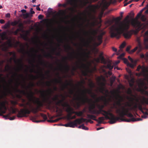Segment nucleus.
Masks as SVG:
<instances>
[{"instance_id": "obj_1", "label": "nucleus", "mask_w": 148, "mask_h": 148, "mask_svg": "<svg viewBox=\"0 0 148 148\" xmlns=\"http://www.w3.org/2000/svg\"><path fill=\"white\" fill-rule=\"evenodd\" d=\"M18 84L16 88H14L15 90L17 92L26 96L27 98L30 101H33V98L35 99L36 101L34 103L36 104L37 106L36 108H32L30 110L28 109H21L19 110L17 108H12V113L15 114L16 112H17L18 113L17 116L18 118H21L26 117V114H29L31 112H32L34 114H36L39 111H40V108L43 106V103L40 101L39 98H36L34 96V93L31 90L30 91L29 93L27 92L24 90H20L18 88Z\"/></svg>"}, {"instance_id": "obj_2", "label": "nucleus", "mask_w": 148, "mask_h": 148, "mask_svg": "<svg viewBox=\"0 0 148 148\" xmlns=\"http://www.w3.org/2000/svg\"><path fill=\"white\" fill-rule=\"evenodd\" d=\"M129 18V16H127L123 21L118 24V27L115 25H113L110 27V33L111 38L116 37L119 39L122 33L129 29L130 24L128 19Z\"/></svg>"}, {"instance_id": "obj_3", "label": "nucleus", "mask_w": 148, "mask_h": 148, "mask_svg": "<svg viewBox=\"0 0 148 148\" xmlns=\"http://www.w3.org/2000/svg\"><path fill=\"white\" fill-rule=\"evenodd\" d=\"M86 93L91 95L93 92L91 89H85L82 90V96H78L77 98V100L80 101L83 104L88 102L90 100H92L91 99H89L88 98L86 95Z\"/></svg>"}, {"instance_id": "obj_4", "label": "nucleus", "mask_w": 148, "mask_h": 148, "mask_svg": "<svg viewBox=\"0 0 148 148\" xmlns=\"http://www.w3.org/2000/svg\"><path fill=\"white\" fill-rule=\"evenodd\" d=\"M121 109V110L119 109H117L116 111V113L121 117H124L125 116H127L129 117L134 118L133 115L129 112V111L132 110V108H127L124 106H122Z\"/></svg>"}, {"instance_id": "obj_5", "label": "nucleus", "mask_w": 148, "mask_h": 148, "mask_svg": "<svg viewBox=\"0 0 148 148\" xmlns=\"http://www.w3.org/2000/svg\"><path fill=\"white\" fill-rule=\"evenodd\" d=\"M99 110L97 111L98 114H101L104 116L105 118L106 119L110 120V123L112 124V122L113 121L114 115L111 112H112L111 110H109L108 111H106L102 109L98 108Z\"/></svg>"}, {"instance_id": "obj_6", "label": "nucleus", "mask_w": 148, "mask_h": 148, "mask_svg": "<svg viewBox=\"0 0 148 148\" xmlns=\"http://www.w3.org/2000/svg\"><path fill=\"white\" fill-rule=\"evenodd\" d=\"M9 53L10 55H12L13 56V58L11 57L10 58L9 61L11 63L12 60H13L14 62L16 63H18L19 66V67L18 69H15V71L18 72L21 69H23V60L22 59H17L16 60V56L15 52L13 51L9 52Z\"/></svg>"}, {"instance_id": "obj_7", "label": "nucleus", "mask_w": 148, "mask_h": 148, "mask_svg": "<svg viewBox=\"0 0 148 148\" xmlns=\"http://www.w3.org/2000/svg\"><path fill=\"white\" fill-rule=\"evenodd\" d=\"M132 25L136 29V30H130L131 33L134 34H137L138 32L142 28V26L143 24L140 22L138 21H136L134 19H133L132 22Z\"/></svg>"}, {"instance_id": "obj_8", "label": "nucleus", "mask_w": 148, "mask_h": 148, "mask_svg": "<svg viewBox=\"0 0 148 148\" xmlns=\"http://www.w3.org/2000/svg\"><path fill=\"white\" fill-rule=\"evenodd\" d=\"M40 92L41 93L43 98V101L44 102H45L49 98L47 96L51 97L52 94L54 92L51 88H49L47 90L40 91Z\"/></svg>"}, {"instance_id": "obj_9", "label": "nucleus", "mask_w": 148, "mask_h": 148, "mask_svg": "<svg viewBox=\"0 0 148 148\" xmlns=\"http://www.w3.org/2000/svg\"><path fill=\"white\" fill-rule=\"evenodd\" d=\"M141 104H136L134 106V107L135 108H138V109L142 112L143 113L144 111L143 110L142 105L146 106L148 105V98L143 97L141 101Z\"/></svg>"}, {"instance_id": "obj_10", "label": "nucleus", "mask_w": 148, "mask_h": 148, "mask_svg": "<svg viewBox=\"0 0 148 148\" xmlns=\"http://www.w3.org/2000/svg\"><path fill=\"white\" fill-rule=\"evenodd\" d=\"M124 117H122L120 116H114L113 121H111L112 124H113L115 123L117 121L121 120L122 121H126L127 122H130L131 121H134L135 118H132L130 119H127L123 118Z\"/></svg>"}, {"instance_id": "obj_11", "label": "nucleus", "mask_w": 148, "mask_h": 148, "mask_svg": "<svg viewBox=\"0 0 148 148\" xmlns=\"http://www.w3.org/2000/svg\"><path fill=\"white\" fill-rule=\"evenodd\" d=\"M2 95H0V115H2V114H5L7 108L5 106V102L4 101H1V99L3 98Z\"/></svg>"}, {"instance_id": "obj_12", "label": "nucleus", "mask_w": 148, "mask_h": 148, "mask_svg": "<svg viewBox=\"0 0 148 148\" xmlns=\"http://www.w3.org/2000/svg\"><path fill=\"white\" fill-rule=\"evenodd\" d=\"M87 116L88 118L95 120L99 124L102 123H103V121L105 120L104 117L103 116L99 117L98 119L99 121H98V120L96 119V117L94 115L90 114H87Z\"/></svg>"}, {"instance_id": "obj_13", "label": "nucleus", "mask_w": 148, "mask_h": 148, "mask_svg": "<svg viewBox=\"0 0 148 148\" xmlns=\"http://www.w3.org/2000/svg\"><path fill=\"white\" fill-rule=\"evenodd\" d=\"M61 96L62 98V99L61 100L58 99L56 102V104L59 106H61L63 107H64L65 105H68L67 103L64 102L65 99V97L62 95H61Z\"/></svg>"}, {"instance_id": "obj_14", "label": "nucleus", "mask_w": 148, "mask_h": 148, "mask_svg": "<svg viewBox=\"0 0 148 148\" xmlns=\"http://www.w3.org/2000/svg\"><path fill=\"white\" fill-rule=\"evenodd\" d=\"M123 34L125 38L126 39L130 38L132 35V33H131L130 30L129 31H128V30H125L121 34Z\"/></svg>"}, {"instance_id": "obj_15", "label": "nucleus", "mask_w": 148, "mask_h": 148, "mask_svg": "<svg viewBox=\"0 0 148 148\" xmlns=\"http://www.w3.org/2000/svg\"><path fill=\"white\" fill-rule=\"evenodd\" d=\"M18 106L21 107H23L24 108V109H28L27 107V105L30 108L29 110H31L32 108H35L32 106L31 104L29 102H27L26 103H18ZM35 107V108H36Z\"/></svg>"}, {"instance_id": "obj_16", "label": "nucleus", "mask_w": 148, "mask_h": 148, "mask_svg": "<svg viewBox=\"0 0 148 148\" xmlns=\"http://www.w3.org/2000/svg\"><path fill=\"white\" fill-rule=\"evenodd\" d=\"M68 86H73V85L71 82H68L67 80H66V83L62 85L61 90H64L65 88H68Z\"/></svg>"}, {"instance_id": "obj_17", "label": "nucleus", "mask_w": 148, "mask_h": 148, "mask_svg": "<svg viewBox=\"0 0 148 148\" xmlns=\"http://www.w3.org/2000/svg\"><path fill=\"white\" fill-rule=\"evenodd\" d=\"M104 34V33H103L102 34H100L98 36L97 39L98 41V42H96L95 43V45L96 46H98L102 43L103 35Z\"/></svg>"}, {"instance_id": "obj_18", "label": "nucleus", "mask_w": 148, "mask_h": 148, "mask_svg": "<svg viewBox=\"0 0 148 148\" xmlns=\"http://www.w3.org/2000/svg\"><path fill=\"white\" fill-rule=\"evenodd\" d=\"M67 58L66 57H64L63 58V60L65 62V65L64 66V67L65 70L68 71L70 69V66L68 64V63L66 61Z\"/></svg>"}, {"instance_id": "obj_19", "label": "nucleus", "mask_w": 148, "mask_h": 148, "mask_svg": "<svg viewBox=\"0 0 148 148\" xmlns=\"http://www.w3.org/2000/svg\"><path fill=\"white\" fill-rule=\"evenodd\" d=\"M104 67L105 68L111 70L113 69L114 66L112 65L111 61H108V64L106 66H104Z\"/></svg>"}, {"instance_id": "obj_20", "label": "nucleus", "mask_w": 148, "mask_h": 148, "mask_svg": "<svg viewBox=\"0 0 148 148\" xmlns=\"http://www.w3.org/2000/svg\"><path fill=\"white\" fill-rule=\"evenodd\" d=\"M98 0H83L82 3L84 6H86L87 4L91 3L92 1H96Z\"/></svg>"}, {"instance_id": "obj_21", "label": "nucleus", "mask_w": 148, "mask_h": 148, "mask_svg": "<svg viewBox=\"0 0 148 148\" xmlns=\"http://www.w3.org/2000/svg\"><path fill=\"white\" fill-rule=\"evenodd\" d=\"M75 124H74V121L73 122H71L70 123L65 124L63 125L64 126L66 127H74L75 126Z\"/></svg>"}, {"instance_id": "obj_22", "label": "nucleus", "mask_w": 148, "mask_h": 148, "mask_svg": "<svg viewBox=\"0 0 148 148\" xmlns=\"http://www.w3.org/2000/svg\"><path fill=\"white\" fill-rule=\"evenodd\" d=\"M146 70L145 68H144L143 69L142 72L140 73H136V75L138 76H140L141 75H143L145 76V75L146 73Z\"/></svg>"}, {"instance_id": "obj_23", "label": "nucleus", "mask_w": 148, "mask_h": 148, "mask_svg": "<svg viewBox=\"0 0 148 148\" xmlns=\"http://www.w3.org/2000/svg\"><path fill=\"white\" fill-rule=\"evenodd\" d=\"M6 35L7 33L5 32H3L1 34H0V36L3 40H4L5 39H8Z\"/></svg>"}, {"instance_id": "obj_24", "label": "nucleus", "mask_w": 148, "mask_h": 148, "mask_svg": "<svg viewBox=\"0 0 148 148\" xmlns=\"http://www.w3.org/2000/svg\"><path fill=\"white\" fill-rule=\"evenodd\" d=\"M67 105H68L67 106L65 105L64 107H67V109L66 110V111L69 114L70 112L72 110L73 108L71 107V106L68 103Z\"/></svg>"}, {"instance_id": "obj_25", "label": "nucleus", "mask_w": 148, "mask_h": 148, "mask_svg": "<svg viewBox=\"0 0 148 148\" xmlns=\"http://www.w3.org/2000/svg\"><path fill=\"white\" fill-rule=\"evenodd\" d=\"M58 75L59 79H55L54 80L55 82L56 83H58L60 84H63V83L61 79V78L59 76V73H58Z\"/></svg>"}, {"instance_id": "obj_26", "label": "nucleus", "mask_w": 148, "mask_h": 148, "mask_svg": "<svg viewBox=\"0 0 148 148\" xmlns=\"http://www.w3.org/2000/svg\"><path fill=\"white\" fill-rule=\"evenodd\" d=\"M18 27L19 28V29H18L16 31V33H17V32L19 31L20 30V29H23L24 28V26L23 24L20 22L19 23H18Z\"/></svg>"}, {"instance_id": "obj_27", "label": "nucleus", "mask_w": 148, "mask_h": 148, "mask_svg": "<svg viewBox=\"0 0 148 148\" xmlns=\"http://www.w3.org/2000/svg\"><path fill=\"white\" fill-rule=\"evenodd\" d=\"M74 124L76 123L75 125H76L77 124L80 125L82 123L80 118L76 119L75 121H74Z\"/></svg>"}, {"instance_id": "obj_28", "label": "nucleus", "mask_w": 148, "mask_h": 148, "mask_svg": "<svg viewBox=\"0 0 148 148\" xmlns=\"http://www.w3.org/2000/svg\"><path fill=\"white\" fill-rule=\"evenodd\" d=\"M5 71L8 72L11 71V66H10L9 64L7 65L5 68Z\"/></svg>"}, {"instance_id": "obj_29", "label": "nucleus", "mask_w": 148, "mask_h": 148, "mask_svg": "<svg viewBox=\"0 0 148 148\" xmlns=\"http://www.w3.org/2000/svg\"><path fill=\"white\" fill-rule=\"evenodd\" d=\"M80 62L81 63V65L80 66L78 65L77 67L78 68L81 69H85L86 67V66L85 64L83 63L81 61H80Z\"/></svg>"}, {"instance_id": "obj_30", "label": "nucleus", "mask_w": 148, "mask_h": 148, "mask_svg": "<svg viewBox=\"0 0 148 148\" xmlns=\"http://www.w3.org/2000/svg\"><path fill=\"white\" fill-rule=\"evenodd\" d=\"M96 107L95 102L93 101V103H91L89 109L93 110Z\"/></svg>"}, {"instance_id": "obj_31", "label": "nucleus", "mask_w": 148, "mask_h": 148, "mask_svg": "<svg viewBox=\"0 0 148 148\" xmlns=\"http://www.w3.org/2000/svg\"><path fill=\"white\" fill-rule=\"evenodd\" d=\"M68 3L71 5L74 6V7H76L77 6V4L76 3H73V0H70L68 1Z\"/></svg>"}, {"instance_id": "obj_32", "label": "nucleus", "mask_w": 148, "mask_h": 148, "mask_svg": "<svg viewBox=\"0 0 148 148\" xmlns=\"http://www.w3.org/2000/svg\"><path fill=\"white\" fill-rule=\"evenodd\" d=\"M7 45L9 47H14V45L12 43L11 40H9L7 42Z\"/></svg>"}, {"instance_id": "obj_33", "label": "nucleus", "mask_w": 148, "mask_h": 148, "mask_svg": "<svg viewBox=\"0 0 148 148\" xmlns=\"http://www.w3.org/2000/svg\"><path fill=\"white\" fill-rule=\"evenodd\" d=\"M84 110L85 109H84L83 111L77 112L76 115L78 116H82L84 114Z\"/></svg>"}, {"instance_id": "obj_34", "label": "nucleus", "mask_w": 148, "mask_h": 148, "mask_svg": "<svg viewBox=\"0 0 148 148\" xmlns=\"http://www.w3.org/2000/svg\"><path fill=\"white\" fill-rule=\"evenodd\" d=\"M38 57L40 58V62L41 65H43L45 66H46V63L44 62V61H43L41 59V56L40 55H39L38 56Z\"/></svg>"}, {"instance_id": "obj_35", "label": "nucleus", "mask_w": 148, "mask_h": 148, "mask_svg": "<svg viewBox=\"0 0 148 148\" xmlns=\"http://www.w3.org/2000/svg\"><path fill=\"white\" fill-rule=\"evenodd\" d=\"M100 60L101 61V63L103 64H107V61L104 57H102L101 58H100Z\"/></svg>"}, {"instance_id": "obj_36", "label": "nucleus", "mask_w": 148, "mask_h": 148, "mask_svg": "<svg viewBox=\"0 0 148 148\" xmlns=\"http://www.w3.org/2000/svg\"><path fill=\"white\" fill-rule=\"evenodd\" d=\"M44 56L45 57L50 58L51 59H53L54 58L52 55L50 53L45 54Z\"/></svg>"}, {"instance_id": "obj_37", "label": "nucleus", "mask_w": 148, "mask_h": 148, "mask_svg": "<svg viewBox=\"0 0 148 148\" xmlns=\"http://www.w3.org/2000/svg\"><path fill=\"white\" fill-rule=\"evenodd\" d=\"M144 10V9H143L141 10L137 14L136 16V19H138V18H139L140 16H141Z\"/></svg>"}, {"instance_id": "obj_38", "label": "nucleus", "mask_w": 148, "mask_h": 148, "mask_svg": "<svg viewBox=\"0 0 148 148\" xmlns=\"http://www.w3.org/2000/svg\"><path fill=\"white\" fill-rule=\"evenodd\" d=\"M145 38L144 40L145 42H148V31H146L145 33Z\"/></svg>"}, {"instance_id": "obj_39", "label": "nucleus", "mask_w": 148, "mask_h": 148, "mask_svg": "<svg viewBox=\"0 0 148 148\" xmlns=\"http://www.w3.org/2000/svg\"><path fill=\"white\" fill-rule=\"evenodd\" d=\"M76 112H77L74 111L73 110V109L71 111V112L68 115V117H70L72 114H75L76 115Z\"/></svg>"}, {"instance_id": "obj_40", "label": "nucleus", "mask_w": 148, "mask_h": 148, "mask_svg": "<svg viewBox=\"0 0 148 148\" xmlns=\"http://www.w3.org/2000/svg\"><path fill=\"white\" fill-rule=\"evenodd\" d=\"M40 115L44 119V120L42 121H44L47 119V117L46 115L44 114H42V113H40Z\"/></svg>"}, {"instance_id": "obj_41", "label": "nucleus", "mask_w": 148, "mask_h": 148, "mask_svg": "<svg viewBox=\"0 0 148 148\" xmlns=\"http://www.w3.org/2000/svg\"><path fill=\"white\" fill-rule=\"evenodd\" d=\"M136 62H135V64H132V63H130L129 62L127 63V66H129L130 67H131V68L133 69L134 67L135 64H136Z\"/></svg>"}, {"instance_id": "obj_42", "label": "nucleus", "mask_w": 148, "mask_h": 148, "mask_svg": "<svg viewBox=\"0 0 148 148\" xmlns=\"http://www.w3.org/2000/svg\"><path fill=\"white\" fill-rule=\"evenodd\" d=\"M19 21H14L11 23V25L13 26H16L19 23Z\"/></svg>"}, {"instance_id": "obj_43", "label": "nucleus", "mask_w": 148, "mask_h": 148, "mask_svg": "<svg viewBox=\"0 0 148 148\" xmlns=\"http://www.w3.org/2000/svg\"><path fill=\"white\" fill-rule=\"evenodd\" d=\"M19 52L22 53H24L25 52V51L23 47L19 50Z\"/></svg>"}, {"instance_id": "obj_44", "label": "nucleus", "mask_w": 148, "mask_h": 148, "mask_svg": "<svg viewBox=\"0 0 148 148\" xmlns=\"http://www.w3.org/2000/svg\"><path fill=\"white\" fill-rule=\"evenodd\" d=\"M23 15L25 18H27L29 17L31 15L30 13H26L25 14H23Z\"/></svg>"}, {"instance_id": "obj_45", "label": "nucleus", "mask_w": 148, "mask_h": 148, "mask_svg": "<svg viewBox=\"0 0 148 148\" xmlns=\"http://www.w3.org/2000/svg\"><path fill=\"white\" fill-rule=\"evenodd\" d=\"M90 33L92 35H95L97 34V31L96 30L93 29Z\"/></svg>"}, {"instance_id": "obj_46", "label": "nucleus", "mask_w": 148, "mask_h": 148, "mask_svg": "<svg viewBox=\"0 0 148 148\" xmlns=\"http://www.w3.org/2000/svg\"><path fill=\"white\" fill-rule=\"evenodd\" d=\"M136 41L137 42L138 44V45L139 47H141V43L140 41V38L139 37H137L136 39Z\"/></svg>"}, {"instance_id": "obj_47", "label": "nucleus", "mask_w": 148, "mask_h": 148, "mask_svg": "<svg viewBox=\"0 0 148 148\" xmlns=\"http://www.w3.org/2000/svg\"><path fill=\"white\" fill-rule=\"evenodd\" d=\"M97 111L95 110H91L89 109V111L91 113H92L93 114H98L97 113Z\"/></svg>"}, {"instance_id": "obj_48", "label": "nucleus", "mask_w": 148, "mask_h": 148, "mask_svg": "<svg viewBox=\"0 0 148 148\" xmlns=\"http://www.w3.org/2000/svg\"><path fill=\"white\" fill-rule=\"evenodd\" d=\"M96 105L98 108H100L101 109H103L104 107V105H100L97 103Z\"/></svg>"}, {"instance_id": "obj_49", "label": "nucleus", "mask_w": 148, "mask_h": 148, "mask_svg": "<svg viewBox=\"0 0 148 148\" xmlns=\"http://www.w3.org/2000/svg\"><path fill=\"white\" fill-rule=\"evenodd\" d=\"M104 57L103 56L99 55V58H98L95 59V61L97 62H100V59L102 57Z\"/></svg>"}, {"instance_id": "obj_50", "label": "nucleus", "mask_w": 148, "mask_h": 148, "mask_svg": "<svg viewBox=\"0 0 148 148\" xmlns=\"http://www.w3.org/2000/svg\"><path fill=\"white\" fill-rule=\"evenodd\" d=\"M59 15H62L64 14V12L62 10H60L59 11V12L58 13Z\"/></svg>"}, {"instance_id": "obj_51", "label": "nucleus", "mask_w": 148, "mask_h": 148, "mask_svg": "<svg viewBox=\"0 0 148 148\" xmlns=\"http://www.w3.org/2000/svg\"><path fill=\"white\" fill-rule=\"evenodd\" d=\"M58 96L57 95L52 98V100L54 101H55L57 100L58 101Z\"/></svg>"}, {"instance_id": "obj_52", "label": "nucleus", "mask_w": 148, "mask_h": 148, "mask_svg": "<svg viewBox=\"0 0 148 148\" xmlns=\"http://www.w3.org/2000/svg\"><path fill=\"white\" fill-rule=\"evenodd\" d=\"M138 47H135L134 49L131 50L129 52L130 53H132L134 52L136 50L138 49Z\"/></svg>"}, {"instance_id": "obj_53", "label": "nucleus", "mask_w": 148, "mask_h": 148, "mask_svg": "<svg viewBox=\"0 0 148 148\" xmlns=\"http://www.w3.org/2000/svg\"><path fill=\"white\" fill-rule=\"evenodd\" d=\"M141 20L143 21H146V19L145 16L144 15H143L141 16Z\"/></svg>"}, {"instance_id": "obj_54", "label": "nucleus", "mask_w": 148, "mask_h": 148, "mask_svg": "<svg viewBox=\"0 0 148 148\" xmlns=\"http://www.w3.org/2000/svg\"><path fill=\"white\" fill-rule=\"evenodd\" d=\"M125 45V42H123L121 45L120 46L119 48L120 49H123L124 48Z\"/></svg>"}, {"instance_id": "obj_55", "label": "nucleus", "mask_w": 148, "mask_h": 148, "mask_svg": "<svg viewBox=\"0 0 148 148\" xmlns=\"http://www.w3.org/2000/svg\"><path fill=\"white\" fill-rule=\"evenodd\" d=\"M65 49L67 50H70L72 49L73 50V49L69 45H68L67 46L65 47Z\"/></svg>"}, {"instance_id": "obj_56", "label": "nucleus", "mask_w": 148, "mask_h": 148, "mask_svg": "<svg viewBox=\"0 0 148 148\" xmlns=\"http://www.w3.org/2000/svg\"><path fill=\"white\" fill-rule=\"evenodd\" d=\"M11 103L14 106H15L17 104H18L17 102L15 101H12L11 102Z\"/></svg>"}, {"instance_id": "obj_57", "label": "nucleus", "mask_w": 148, "mask_h": 148, "mask_svg": "<svg viewBox=\"0 0 148 148\" xmlns=\"http://www.w3.org/2000/svg\"><path fill=\"white\" fill-rule=\"evenodd\" d=\"M91 96L94 99H95L96 98V95L93 92L91 95Z\"/></svg>"}, {"instance_id": "obj_58", "label": "nucleus", "mask_w": 148, "mask_h": 148, "mask_svg": "<svg viewBox=\"0 0 148 148\" xmlns=\"http://www.w3.org/2000/svg\"><path fill=\"white\" fill-rule=\"evenodd\" d=\"M46 84L47 86L50 87L51 85V82L49 81L47 82L46 83Z\"/></svg>"}, {"instance_id": "obj_59", "label": "nucleus", "mask_w": 148, "mask_h": 148, "mask_svg": "<svg viewBox=\"0 0 148 148\" xmlns=\"http://www.w3.org/2000/svg\"><path fill=\"white\" fill-rule=\"evenodd\" d=\"M69 93L71 95L73 94L74 93V90L73 89H70L69 90Z\"/></svg>"}, {"instance_id": "obj_60", "label": "nucleus", "mask_w": 148, "mask_h": 148, "mask_svg": "<svg viewBox=\"0 0 148 148\" xmlns=\"http://www.w3.org/2000/svg\"><path fill=\"white\" fill-rule=\"evenodd\" d=\"M123 60V62H124V63H125V64H127V63H129L128 62V61L127 59L126 58H124Z\"/></svg>"}, {"instance_id": "obj_61", "label": "nucleus", "mask_w": 148, "mask_h": 148, "mask_svg": "<svg viewBox=\"0 0 148 148\" xmlns=\"http://www.w3.org/2000/svg\"><path fill=\"white\" fill-rule=\"evenodd\" d=\"M95 101L96 102H99V101H100V100H101L102 99V98H100V97H99V98H95Z\"/></svg>"}, {"instance_id": "obj_62", "label": "nucleus", "mask_w": 148, "mask_h": 148, "mask_svg": "<svg viewBox=\"0 0 148 148\" xmlns=\"http://www.w3.org/2000/svg\"><path fill=\"white\" fill-rule=\"evenodd\" d=\"M82 129L85 130H88V128L85 126L84 124H82Z\"/></svg>"}, {"instance_id": "obj_63", "label": "nucleus", "mask_w": 148, "mask_h": 148, "mask_svg": "<svg viewBox=\"0 0 148 148\" xmlns=\"http://www.w3.org/2000/svg\"><path fill=\"white\" fill-rule=\"evenodd\" d=\"M128 58L129 60L132 63H134V60L132 58H131V57L130 56H129Z\"/></svg>"}, {"instance_id": "obj_64", "label": "nucleus", "mask_w": 148, "mask_h": 148, "mask_svg": "<svg viewBox=\"0 0 148 148\" xmlns=\"http://www.w3.org/2000/svg\"><path fill=\"white\" fill-rule=\"evenodd\" d=\"M76 118V116L75 115H74L73 116H71L70 117H68V119H75Z\"/></svg>"}]
</instances>
